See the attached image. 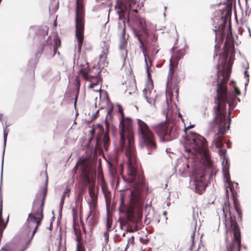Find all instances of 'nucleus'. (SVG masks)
<instances>
[{
	"label": "nucleus",
	"mask_w": 251,
	"mask_h": 251,
	"mask_svg": "<svg viewBox=\"0 0 251 251\" xmlns=\"http://www.w3.org/2000/svg\"><path fill=\"white\" fill-rule=\"evenodd\" d=\"M119 106V110L122 112V117L119 125L120 147L122 151H125L127 158V176L122 177L130 185L131 190L129 194V200L131 204L133 205L130 207L127 206L125 203L124 196L121 194L119 208L120 212H126L128 215L129 220L132 221L135 218L136 212L134 207L138 209L137 213L139 216L140 209L143 206L144 201L141 192L144 187L145 182L136 159L131 121L128 118H124L122 107Z\"/></svg>",
	"instance_id": "obj_1"
},
{
	"label": "nucleus",
	"mask_w": 251,
	"mask_h": 251,
	"mask_svg": "<svg viewBox=\"0 0 251 251\" xmlns=\"http://www.w3.org/2000/svg\"><path fill=\"white\" fill-rule=\"evenodd\" d=\"M227 34L224 46V50L219 55L218 65L217 96L215 105L214 107V117L211 126L217 128L218 133L215 134L212 143L216 148L223 145V137L226 131L229 129L231 119L227 117L226 103L229 106V115L234 108V104L227 100V90L225 84L228 80L233 62L235 54L234 39L231 32V26L228 27Z\"/></svg>",
	"instance_id": "obj_2"
},
{
	"label": "nucleus",
	"mask_w": 251,
	"mask_h": 251,
	"mask_svg": "<svg viewBox=\"0 0 251 251\" xmlns=\"http://www.w3.org/2000/svg\"><path fill=\"white\" fill-rule=\"evenodd\" d=\"M205 170L204 163L201 162L199 165L194 167L191 175H189V166L188 164L183 163L179 169V172L183 176H189L190 187L199 194L203 193L207 186L205 182Z\"/></svg>",
	"instance_id": "obj_3"
},
{
	"label": "nucleus",
	"mask_w": 251,
	"mask_h": 251,
	"mask_svg": "<svg viewBox=\"0 0 251 251\" xmlns=\"http://www.w3.org/2000/svg\"><path fill=\"white\" fill-rule=\"evenodd\" d=\"M184 147L187 152L199 154L209 162L208 149L206 141L204 138L199 134L191 132ZM209 164L210 163L208 162L209 166Z\"/></svg>",
	"instance_id": "obj_4"
},
{
	"label": "nucleus",
	"mask_w": 251,
	"mask_h": 251,
	"mask_svg": "<svg viewBox=\"0 0 251 251\" xmlns=\"http://www.w3.org/2000/svg\"><path fill=\"white\" fill-rule=\"evenodd\" d=\"M137 120L141 143L143 146L147 149L148 153L151 154L156 148L154 136L144 121L140 119Z\"/></svg>",
	"instance_id": "obj_5"
},
{
	"label": "nucleus",
	"mask_w": 251,
	"mask_h": 251,
	"mask_svg": "<svg viewBox=\"0 0 251 251\" xmlns=\"http://www.w3.org/2000/svg\"><path fill=\"white\" fill-rule=\"evenodd\" d=\"M75 36L77 41V50H81L83 40V6L80 0H76L75 8Z\"/></svg>",
	"instance_id": "obj_6"
},
{
	"label": "nucleus",
	"mask_w": 251,
	"mask_h": 251,
	"mask_svg": "<svg viewBox=\"0 0 251 251\" xmlns=\"http://www.w3.org/2000/svg\"><path fill=\"white\" fill-rule=\"evenodd\" d=\"M153 129L158 135L161 142H168L176 138L177 130L175 126H169L166 122L153 125Z\"/></svg>",
	"instance_id": "obj_7"
},
{
	"label": "nucleus",
	"mask_w": 251,
	"mask_h": 251,
	"mask_svg": "<svg viewBox=\"0 0 251 251\" xmlns=\"http://www.w3.org/2000/svg\"><path fill=\"white\" fill-rule=\"evenodd\" d=\"M53 40L54 44L53 45V56H55L56 53L59 55L60 53L57 51V49L60 46L61 41L60 39L58 38L56 35H54ZM52 46L51 37L48 36L47 40L44 41L41 45V47L40 48V50L36 53V56L37 57H40L42 52H45L46 54H49L51 52Z\"/></svg>",
	"instance_id": "obj_8"
},
{
	"label": "nucleus",
	"mask_w": 251,
	"mask_h": 251,
	"mask_svg": "<svg viewBox=\"0 0 251 251\" xmlns=\"http://www.w3.org/2000/svg\"><path fill=\"white\" fill-rule=\"evenodd\" d=\"M229 226V230H231L233 232V240L237 244V251H240L241 249V233L240 228L237 225V222L233 220L231 216L229 219L226 221V228L227 226Z\"/></svg>",
	"instance_id": "obj_9"
},
{
	"label": "nucleus",
	"mask_w": 251,
	"mask_h": 251,
	"mask_svg": "<svg viewBox=\"0 0 251 251\" xmlns=\"http://www.w3.org/2000/svg\"><path fill=\"white\" fill-rule=\"evenodd\" d=\"M89 194L91 197V201L89 202L90 211L87 217V219L93 214L96 207L98 196L95 191V182H92L89 186Z\"/></svg>",
	"instance_id": "obj_10"
},
{
	"label": "nucleus",
	"mask_w": 251,
	"mask_h": 251,
	"mask_svg": "<svg viewBox=\"0 0 251 251\" xmlns=\"http://www.w3.org/2000/svg\"><path fill=\"white\" fill-rule=\"evenodd\" d=\"M222 163L223 172L225 182L228 183L229 187L230 188V190L232 192L234 188L232 186V185L231 184V181L230 179V176L229 173V163H228V160L226 159L225 157H224V159Z\"/></svg>",
	"instance_id": "obj_11"
},
{
	"label": "nucleus",
	"mask_w": 251,
	"mask_h": 251,
	"mask_svg": "<svg viewBox=\"0 0 251 251\" xmlns=\"http://www.w3.org/2000/svg\"><path fill=\"white\" fill-rule=\"evenodd\" d=\"M29 214H32V216L34 217L35 221H36V226H35L34 230L32 231V233L31 234L28 242H30L31 240L34 237L35 233L37 231L39 226L41 225V221L43 218L42 209H38L36 212H34L33 209H32V213H30Z\"/></svg>",
	"instance_id": "obj_12"
},
{
	"label": "nucleus",
	"mask_w": 251,
	"mask_h": 251,
	"mask_svg": "<svg viewBox=\"0 0 251 251\" xmlns=\"http://www.w3.org/2000/svg\"><path fill=\"white\" fill-rule=\"evenodd\" d=\"M140 29H135L134 30V34L138 40L139 37L142 39V41H147L148 39V32L146 25L142 22H140Z\"/></svg>",
	"instance_id": "obj_13"
},
{
	"label": "nucleus",
	"mask_w": 251,
	"mask_h": 251,
	"mask_svg": "<svg viewBox=\"0 0 251 251\" xmlns=\"http://www.w3.org/2000/svg\"><path fill=\"white\" fill-rule=\"evenodd\" d=\"M36 226V221L34 217L31 214H28L26 222L24 226V229L26 234L32 231Z\"/></svg>",
	"instance_id": "obj_14"
},
{
	"label": "nucleus",
	"mask_w": 251,
	"mask_h": 251,
	"mask_svg": "<svg viewBox=\"0 0 251 251\" xmlns=\"http://www.w3.org/2000/svg\"><path fill=\"white\" fill-rule=\"evenodd\" d=\"M123 4L125 5V9L119 7V10L117 11V13L119 15V19L121 21H123V23H125V17L123 14L124 11L126 10L127 8H131V6L132 4H134L136 2L135 0H122Z\"/></svg>",
	"instance_id": "obj_15"
},
{
	"label": "nucleus",
	"mask_w": 251,
	"mask_h": 251,
	"mask_svg": "<svg viewBox=\"0 0 251 251\" xmlns=\"http://www.w3.org/2000/svg\"><path fill=\"white\" fill-rule=\"evenodd\" d=\"M227 23V20L225 18H221V23L218 25V28L213 29L215 32L218 31L219 33V39L221 41L223 42L225 37V29Z\"/></svg>",
	"instance_id": "obj_16"
},
{
	"label": "nucleus",
	"mask_w": 251,
	"mask_h": 251,
	"mask_svg": "<svg viewBox=\"0 0 251 251\" xmlns=\"http://www.w3.org/2000/svg\"><path fill=\"white\" fill-rule=\"evenodd\" d=\"M89 71L90 68L88 63L86 61H84L83 63L80 64L79 66V72L86 80H89L90 77H93V76L88 75Z\"/></svg>",
	"instance_id": "obj_17"
},
{
	"label": "nucleus",
	"mask_w": 251,
	"mask_h": 251,
	"mask_svg": "<svg viewBox=\"0 0 251 251\" xmlns=\"http://www.w3.org/2000/svg\"><path fill=\"white\" fill-rule=\"evenodd\" d=\"M2 176H0V226H1V232L3 231V229L6 227L7 226V223L5 224L2 217V199L1 197V185H2Z\"/></svg>",
	"instance_id": "obj_18"
},
{
	"label": "nucleus",
	"mask_w": 251,
	"mask_h": 251,
	"mask_svg": "<svg viewBox=\"0 0 251 251\" xmlns=\"http://www.w3.org/2000/svg\"><path fill=\"white\" fill-rule=\"evenodd\" d=\"M76 240L77 241L76 244V251H85L82 245V241L81 239V232H76Z\"/></svg>",
	"instance_id": "obj_19"
},
{
	"label": "nucleus",
	"mask_w": 251,
	"mask_h": 251,
	"mask_svg": "<svg viewBox=\"0 0 251 251\" xmlns=\"http://www.w3.org/2000/svg\"><path fill=\"white\" fill-rule=\"evenodd\" d=\"M126 42L123 41L121 42L119 46V49L121 51V55L124 60L127 57V50L126 49Z\"/></svg>",
	"instance_id": "obj_20"
},
{
	"label": "nucleus",
	"mask_w": 251,
	"mask_h": 251,
	"mask_svg": "<svg viewBox=\"0 0 251 251\" xmlns=\"http://www.w3.org/2000/svg\"><path fill=\"white\" fill-rule=\"evenodd\" d=\"M113 112V107L111 106L109 109L107 111L106 118L105 120V125L106 127V133L109 132V123L108 120H111L112 119V113Z\"/></svg>",
	"instance_id": "obj_21"
},
{
	"label": "nucleus",
	"mask_w": 251,
	"mask_h": 251,
	"mask_svg": "<svg viewBox=\"0 0 251 251\" xmlns=\"http://www.w3.org/2000/svg\"><path fill=\"white\" fill-rule=\"evenodd\" d=\"M3 143H4V150L3 151V156H2V160L1 163V176H2V171H3V157L4 155V151L6 147V140L7 137L8 135V133L6 132V127H3Z\"/></svg>",
	"instance_id": "obj_22"
},
{
	"label": "nucleus",
	"mask_w": 251,
	"mask_h": 251,
	"mask_svg": "<svg viewBox=\"0 0 251 251\" xmlns=\"http://www.w3.org/2000/svg\"><path fill=\"white\" fill-rule=\"evenodd\" d=\"M184 56V53H183L182 50H179L175 52L173 55V57L174 60L176 62L179 61L181 59L183 58Z\"/></svg>",
	"instance_id": "obj_23"
},
{
	"label": "nucleus",
	"mask_w": 251,
	"mask_h": 251,
	"mask_svg": "<svg viewBox=\"0 0 251 251\" xmlns=\"http://www.w3.org/2000/svg\"><path fill=\"white\" fill-rule=\"evenodd\" d=\"M103 142L104 144V148L107 151L108 149L110 143V138L108 136V133L105 132L103 137Z\"/></svg>",
	"instance_id": "obj_24"
},
{
	"label": "nucleus",
	"mask_w": 251,
	"mask_h": 251,
	"mask_svg": "<svg viewBox=\"0 0 251 251\" xmlns=\"http://www.w3.org/2000/svg\"><path fill=\"white\" fill-rule=\"evenodd\" d=\"M46 176H47V179H46V181L45 187L44 190V194H43V200H42V202H41V203L40 204V206L39 208H38L39 209H42V211L43 210V206H44V201H45V199L46 198L47 193L48 176H47V174H46Z\"/></svg>",
	"instance_id": "obj_25"
},
{
	"label": "nucleus",
	"mask_w": 251,
	"mask_h": 251,
	"mask_svg": "<svg viewBox=\"0 0 251 251\" xmlns=\"http://www.w3.org/2000/svg\"><path fill=\"white\" fill-rule=\"evenodd\" d=\"M153 94V92L152 90H151L150 88L147 87L144 88L143 90V96L145 99L147 100L148 102V100H149V97L151 96V95Z\"/></svg>",
	"instance_id": "obj_26"
},
{
	"label": "nucleus",
	"mask_w": 251,
	"mask_h": 251,
	"mask_svg": "<svg viewBox=\"0 0 251 251\" xmlns=\"http://www.w3.org/2000/svg\"><path fill=\"white\" fill-rule=\"evenodd\" d=\"M142 52H143L144 56L145 62V63L148 62L147 58H148L150 63V66H151L152 65V60L149 57V56L146 53V51H147V49L146 47H145L143 48L142 49Z\"/></svg>",
	"instance_id": "obj_27"
},
{
	"label": "nucleus",
	"mask_w": 251,
	"mask_h": 251,
	"mask_svg": "<svg viewBox=\"0 0 251 251\" xmlns=\"http://www.w3.org/2000/svg\"><path fill=\"white\" fill-rule=\"evenodd\" d=\"M112 220L111 219H110L109 218L107 217V220H106V230H108V231L112 230Z\"/></svg>",
	"instance_id": "obj_28"
},
{
	"label": "nucleus",
	"mask_w": 251,
	"mask_h": 251,
	"mask_svg": "<svg viewBox=\"0 0 251 251\" xmlns=\"http://www.w3.org/2000/svg\"><path fill=\"white\" fill-rule=\"evenodd\" d=\"M153 94L151 95V96L149 98V100H148V102L151 104L152 103H154V100L156 99V95L155 94V91H153Z\"/></svg>",
	"instance_id": "obj_29"
},
{
	"label": "nucleus",
	"mask_w": 251,
	"mask_h": 251,
	"mask_svg": "<svg viewBox=\"0 0 251 251\" xmlns=\"http://www.w3.org/2000/svg\"><path fill=\"white\" fill-rule=\"evenodd\" d=\"M70 188L67 186L65 191L64 192V193L62 196V197L65 198V197L66 196L69 197V193L70 192Z\"/></svg>",
	"instance_id": "obj_30"
},
{
	"label": "nucleus",
	"mask_w": 251,
	"mask_h": 251,
	"mask_svg": "<svg viewBox=\"0 0 251 251\" xmlns=\"http://www.w3.org/2000/svg\"><path fill=\"white\" fill-rule=\"evenodd\" d=\"M134 237L133 236H131V238H130L128 240V243H127V244L126 245V248L125 250V251H126V250L128 248V245L129 244H133L134 243Z\"/></svg>",
	"instance_id": "obj_31"
},
{
	"label": "nucleus",
	"mask_w": 251,
	"mask_h": 251,
	"mask_svg": "<svg viewBox=\"0 0 251 251\" xmlns=\"http://www.w3.org/2000/svg\"><path fill=\"white\" fill-rule=\"evenodd\" d=\"M110 231L106 230L104 232L103 235L104 240L106 243H107L109 240V232Z\"/></svg>",
	"instance_id": "obj_32"
},
{
	"label": "nucleus",
	"mask_w": 251,
	"mask_h": 251,
	"mask_svg": "<svg viewBox=\"0 0 251 251\" xmlns=\"http://www.w3.org/2000/svg\"><path fill=\"white\" fill-rule=\"evenodd\" d=\"M227 251H235V246L234 244H232L230 245L229 246L227 247Z\"/></svg>",
	"instance_id": "obj_33"
},
{
	"label": "nucleus",
	"mask_w": 251,
	"mask_h": 251,
	"mask_svg": "<svg viewBox=\"0 0 251 251\" xmlns=\"http://www.w3.org/2000/svg\"><path fill=\"white\" fill-rule=\"evenodd\" d=\"M146 64V71L147 73V75L149 79H150L151 77V75L149 71V67L148 66V62L145 63Z\"/></svg>",
	"instance_id": "obj_34"
},
{
	"label": "nucleus",
	"mask_w": 251,
	"mask_h": 251,
	"mask_svg": "<svg viewBox=\"0 0 251 251\" xmlns=\"http://www.w3.org/2000/svg\"><path fill=\"white\" fill-rule=\"evenodd\" d=\"M82 198V194L81 192L79 193V194L76 196L75 199V202H78Z\"/></svg>",
	"instance_id": "obj_35"
},
{
	"label": "nucleus",
	"mask_w": 251,
	"mask_h": 251,
	"mask_svg": "<svg viewBox=\"0 0 251 251\" xmlns=\"http://www.w3.org/2000/svg\"><path fill=\"white\" fill-rule=\"evenodd\" d=\"M138 228L136 227L134 229L132 228V227H130V228H127L126 230V232H133L137 230Z\"/></svg>",
	"instance_id": "obj_36"
},
{
	"label": "nucleus",
	"mask_w": 251,
	"mask_h": 251,
	"mask_svg": "<svg viewBox=\"0 0 251 251\" xmlns=\"http://www.w3.org/2000/svg\"><path fill=\"white\" fill-rule=\"evenodd\" d=\"M138 40V41L139 42V43L140 44V46L139 47V48L140 49H142L143 48L145 47V46H144V43H143V41H142V39H140L139 37Z\"/></svg>",
	"instance_id": "obj_37"
},
{
	"label": "nucleus",
	"mask_w": 251,
	"mask_h": 251,
	"mask_svg": "<svg viewBox=\"0 0 251 251\" xmlns=\"http://www.w3.org/2000/svg\"><path fill=\"white\" fill-rule=\"evenodd\" d=\"M244 75H245V77H246V78H247V82H249V74L247 70L245 71Z\"/></svg>",
	"instance_id": "obj_38"
},
{
	"label": "nucleus",
	"mask_w": 251,
	"mask_h": 251,
	"mask_svg": "<svg viewBox=\"0 0 251 251\" xmlns=\"http://www.w3.org/2000/svg\"><path fill=\"white\" fill-rule=\"evenodd\" d=\"M73 228L75 234H76V232H78V233H80L81 232V231L76 227V226L75 225H74Z\"/></svg>",
	"instance_id": "obj_39"
},
{
	"label": "nucleus",
	"mask_w": 251,
	"mask_h": 251,
	"mask_svg": "<svg viewBox=\"0 0 251 251\" xmlns=\"http://www.w3.org/2000/svg\"><path fill=\"white\" fill-rule=\"evenodd\" d=\"M173 73H174V71L172 70V68L170 67L169 74H168V77H169L170 76H171L172 77L173 75Z\"/></svg>",
	"instance_id": "obj_40"
},
{
	"label": "nucleus",
	"mask_w": 251,
	"mask_h": 251,
	"mask_svg": "<svg viewBox=\"0 0 251 251\" xmlns=\"http://www.w3.org/2000/svg\"><path fill=\"white\" fill-rule=\"evenodd\" d=\"M99 111V110H97V111L93 114L92 118L93 119H95L98 117V112Z\"/></svg>",
	"instance_id": "obj_41"
},
{
	"label": "nucleus",
	"mask_w": 251,
	"mask_h": 251,
	"mask_svg": "<svg viewBox=\"0 0 251 251\" xmlns=\"http://www.w3.org/2000/svg\"><path fill=\"white\" fill-rule=\"evenodd\" d=\"M64 200H65V198H62V197L61 198V200L60 203V207H61V210L62 209L63 205L64 204Z\"/></svg>",
	"instance_id": "obj_42"
},
{
	"label": "nucleus",
	"mask_w": 251,
	"mask_h": 251,
	"mask_svg": "<svg viewBox=\"0 0 251 251\" xmlns=\"http://www.w3.org/2000/svg\"><path fill=\"white\" fill-rule=\"evenodd\" d=\"M235 93L236 95H239L240 94L239 89L237 88H235Z\"/></svg>",
	"instance_id": "obj_43"
},
{
	"label": "nucleus",
	"mask_w": 251,
	"mask_h": 251,
	"mask_svg": "<svg viewBox=\"0 0 251 251\" xmlns=\"http://www.w3.org/2000/svg\"><path fill=\"white\" fill-rule=\"evenodd\" d=\"M101 189H102V190L103 191V193H104L106 201H107V195L106 194V193L104 192V187L103 186H101Z\"/></svg>",
	"instance_id": "obj_44"
},
{
	"label": "nucleus",
	"mask_w": 251,
	"mask_h": 251,
	"mask_svg": "<svg viewBox=\"0 0 251 251\" xmlns=\"http://www.w3.org/2000/svg\"><path fill=\"white\" fill-rule=\"evenodd\" d=\"M100 80L99 79H97V81L94 82H92V83H94V86L98 85Z\"/></svg>",
	"instance_id": "obj_45"
},
{
	"label": "nucleus",
	"mask_w": 251,
	"mask_h": 251,
	"mask_svg": "<svg viewBox=\"0 0 251 251\" xmlns=\"http://www.w3.org/2000/svg\"><path fill=\"white\" fill-rule=\"evenodd\" d=\"M167 214V212H166V211H163V215L165 217V220H166V221H167V219H168V218H167V216H166Z\"/></svg>",
	"instance_id": "obj_46"
},
{
	"label": "nucleus",
	"mask_w": 251,
	"mask_h": 251,
	"mask_svg": "<svg viewBox=\"0 0 251 251\" xmlns=\"http://www.w3.org/2000/svg\"><path fill=\"white\" fill-rule=\"evenodd\" d=\"M194 126V125H190L185 129V131H186V130L189 129L192 127H193Z\"/></svg>",
	"instance_id": "obj_47"
},
{
	"label": "nucleus",
	"mask_w": 251,
	"mask_h": 251,
	"mask_svg": "<svg viewBox=\"0 0 251 251\" xmlns=\"http://www.w3.org/2000/svg\"><path fill=\"white\" fill-rule=\"evenodd\" d=\"M90 133L92 135H95V129H91L90 130Z\"/></svg>",
	"instance_id": "obj_48"
},
{
	"label": "nucleus",
	"mask_w": 251,
	"mask_h": 251,
	"mask_svg": "<svg viewBox=\"0 0 251 251\" xmlns=\"http://www.w3.org/2000/svg\"><path fill=\"white\" fill-rule=\"evenodd\" d=\"M105 59V56L101 55H100V60H103V61H104Z\"/></svg>",
	"instance_id": "obj_49"
},
{
	"label": "nucleus",
	"mask_w": 251,
	"mask_h": 251,
	"mask_svg": "<svg viewBox=\"0 0 251 251\" xmlns=\"http://www.w3.org/2000/svg\"><path fill=\"white\" fill-rule=\"evenodd\" d=\"M94 83H91L90 84L89 86V87L90 88H94Z\"/></svg>",
	"instance_id": "obj_50"
},
{
	"label": "nucleus",
	"mask_w": 251,
	"mask_h": 251,
	"mask_svg": "<svg viewBox=\"0 0 251 251\" xmlns=\"http://www.w3.org/2000/svg\"><path fill=\"white\" fill-rule=\"evenodd\" d=\"M194 236H195V231L193 232L192 234L191 235V238H192L193 241H194Z\"/></svg>",
	"instance_id": "obj_51"
},
{
	"label": "nucleus",
	"mask_w": 251,
	"mask_h": 251,
	"mask_svg": "<svg viewBox=\"0 0 251 251\" xmlns=\"http://www.w3.org/2000/svg\"><path fill=\"white\" fill-rule=\"evenodd\" d=\"M157 40V37L154 35L153 38L152 39L153 42H155Z\"/></svg>",
	"instance_id": "obj_52"
},
{
	"label": "nucleus",
	"mask_w": 251,
	"mask_h": 251,
	"mask_svg": "<svg viewBox=\"0 0 251 251\" xmlns=\"http://www.w3.org/2000/svg\"><path fill=\"white\" fill-rule=\"evenodd\" d=\"M247 29H248V31H249V33H250V35L251 36V31H250V28H249V27H247Z\"/></svg>",
	"instance_id": "obj_53"
},
{
	"label": "nucleus",
	"mask_w": 251,
	"mask_h": 251,
	"mask_svg": "<svg viewBox=\"0 0 251 251\" xmlns=\"http://www.w3.org/2000/svg\"><path fill=\"white\" fill-rule=\"evenodd\" d=\"M2 115L1 114H0V121L1 122L2 121Z\"/></svg>",
	"instance_id": "obj_54"
},
{
	"label": "nucleus",
	"mask_w": 251,
	"mask_h": 251,
	"mask_svg": "<svg viewBox=\"0 0 251 251\" xmlns=\"http://www.w3.org/2000/svg\"><path fill=\"white\" fill-rule=\"evenodd\" d=\"M0 251H8L7 250L2 248L0 250Z\"/></svg>",
	"instance_id": "obj_55"
},
{
	"label": "nucleus",
	"mask_w": 251,
	"mask_h": 251,
	"mask_svg": "<svg viewBox=\"0 0 251 251\" xmlns=\"http://www.w3.org/2000/svg\"><path fill=\"white\" fill-rule=\"evenodd\" d=\"M236 211H237V213H238L239 215H240V211H239V210H238L237 208H236Z\"/></svg>",
	"instance_id": "obj_56"
},
{
	"label": "nucleus",
	"mask_w": 251,
	"mask_h": 251,
	"mask_svg": "<svg viewBox=\"0 0 251 251\" xmlns=\"http://www.w3.org/2000/svg\"><path fill=\"white\" fill-rule=\"evenodd\" d=\"M119 220L120 221V226H121V227L122 228V221L120 220V219Z\"/></svg>",
	"instance_id": "obj_57"
},
{
	"label": "nucleus",
	"mask_w": 251,
	"mask_h": 251,
	"mask_svg": "<svg viewBox=\"0 0 251 251\" xmlns=\"http://www.w3.org/2000/svg\"><path fill=\"white\" fill-rule=\"evenodd\" d=\"M77 98V97L76 96L75 97V103H76V101Z\"/></svg>",
	"instance_id": "obj_58"
},
{
	"label": "nucleus",
	"mask_w": 251,
	"mask_h": 251,
	"mask_svg": "<svg viewBox=\"0 0 251 251\" xmlns=\"http://www.w3.org/2000/svg\"><path fill=\"white\" fill-rule=\"evenodd\" d=\"M248 84V82H247V80H246V82L245 83V86L247 85Z\"/></svg>",
	"instance_id": "obj_59"
},
{
	"label": "nucleus",
	"mask_w": 251,
	"mask_h": 251,
	"mask_svg": "<svg viewBox=\"0 0 251 251\" xmlns=\"http://www.w3.org/2000/svg\"><path fill=\"white\" fill-rule=\"evenodd\" d=\"M125 235H126V234H125V232H124V233H123V234H122V236H123V237H125Z\"/></svg>",
	"instance_id": "obj_60"
},
{
	"label": "nucleus",
	"mask_w": 251,
	"mask_h": 251,
	"mask_svg": "<svg viewBox=\"0 0 251 251\" xmlns=\"http://www.w3.org/2000/svg\"><path fill=\"white\" fill-rule=\"evenodd\" d=\"M124 34H125V28L123 29V35H124Z\"/></svg>",
	"instance_id": "obj_61"
},
{
	"label": "nucleus",
	"mask_w": 251,
	"mask_h": 251,
	"mask_svg": "<svg viewBox=\"0 0 251 251\" xmlns=\"http://www.w3.org/2000/svg\"><path fill=\"white\" fill-rule=\"evenodd\" d=\"M205 114H206V113H205V112H204V113H203V116L205 117Z\"/></svg>",
	"instance_id": "obj_62"
},
{
	"label": "nucleus",
	"mask_w": 251,
	"mask_h": 251,
	"mask_svg": "<svg viewBox=\"0 0 251 251\" xmlns=\"http://www.w3.org/2000/svg\"><path fill=\"white\" fill-rule=\"evenodd\" d=\"M222 151H223V153H225V150H223Z\"/></svg>",
	"instance_id": "obj_63"
},
{
	"label": "nucleus",
	"mask_w": 251,
	"mask_h": 251,
	"mask_svg": "<svg viewBox=\"0 0 251 251\" xmlns=\"http://www.w3.org/2000/svg\"><path fill=\"white\" fill-rule=\"evenodd\" d=\"M167 9V7L166 6L164 7V10H166Z\"/></svg>",
	"instance_id": "obj_64"
}]
</instances>
